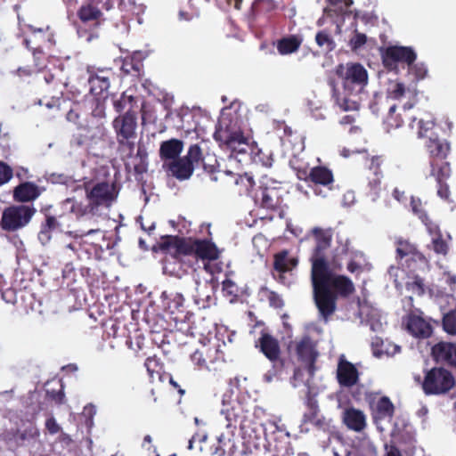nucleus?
<instances>
[{
	"instance_id": "nucleus-19",
	"label": "nucleus",
	"mask_w": 456,
	"mask_h": 456,
	"mask_svg": "<svg viewBox=\"0 0 456 456\" xmlns=\"http://www.w3.org/2000/svg\"><path fill=\"white\" fill-rule=\"evenodd\" d=\"M68 234L73 237L74 240L68 243L65 248L74 253H77L79 249L88 251L89 249L85 248L86 244H96V241H89L88 238L95 235L102 238L100 229H90L86 232H69Z\"/></svg>"
},
{
	"instance_id": "nucleus-46",
	"label": "nucleus",
	"mask_w": 456,
	"mask_h": 456,
	"mask_svg": "<svg viewBox=\"0 0 456 456\" xmlns=\"http://www.w3.org/2000/svg\"><path fill=\"white\" fill-rule=\"evenodd\" d=\"M133 100V96L123 94L119 100L114 102V108L118 112H121L130 105L128 109L130 110Z\"/></svg>"
},
{
	"instance_id": "nucleus-64",
	"label": "nucleus",
	"mask_w": 456,
	"mask_h": 456,
	"mask_svg": "<svg viewBox=\"0 0 456 456\" xmlns=\"http://www.w3.org/2000/svg\"><path fill=\"white\" fill-rule=\"evenodd\" d=\"M438 189H437V194L438 196L443 200H448L450 195L449 187L446 183H437Z\"/></svg>"
},
{
	"instance_id": "nucleus-6",
	"label": "nucleus",
	"mask_w": 456,
	"mask_h": 456,
	"mask_svg": "<svg viewBox=\"0 0 456 456\" xmlns=\"http://www.w3.org/2000/svg\"><path fill=\"white\" fill-rule=\"evenodd\" d=\"M214 137L223 149L231 151L230 158L246 156L251 150L250 139L243 134L239 116L232 108L222 110Z\"/></svg>"
},
{
	"instance_id": "nucleus-29",
	"label": "nucleus",
	"mask_w": 456,
	"mask_h": 456,
	"mask_svg": "<svg viewBox=\"0 0 456 456\" xmlns=\"http://www.w3.org/2000/svg\"><path fill=\"white\" fill-rule=\"evenodd\" d=\"M261 352L272 362L279 357L280 347L278 341L268 334H263L259 338Z\"/></svg>"
},
{
	"instance_id": "nucleus-14",
	"label": "nucleus",
	"mask_w": 456,
	"mask_h": 456,
	"mask_svg": "<svg viewBox=\"0 0 456 456\" xmlns=\"http://www.w3.org/2000/svg\"><path fill=\"white\" fill-rule=\"evenodd\" d=\"M403 323L409 333L416 338H426L433 332L429 319L426 318L419 309L411 311L403 320Z\"/></svg>"
},
{
	"instance_id": "nucleus-59",
	"label": "nucleus",
	"mask_w": 456,
	"mask_h": 456,
	"mask_svg": "<svg viewBox=\"0 0 456 456\" xmlns=\"http://www.w3.org/2000/svg\"><path fill=\"white\" fill-rule=\"evenodd\" d=\"M223 290L231 296H236L238 292L237 286L233 281L229 279H226L223 281Z\"/></svg>"
},
{
	"instance_id": "nucleus-62",
	"label": "nucleus",
	"mask_w": 456,
	"mask_h": 456,
	"mask_svg": "<svg viewBox=\"0 0 456 456\" xmlns=\"http://www.w3.org/2000/svg\"><path fill=\"white\" fill-rule=\"evenodd\" d=\"M256 162H262L265 167L272 166V158L269 154H264L261 150L256 153L255 159Z\"/></svg>"
},
{
	"instance_id": "nucleus-20",
	"label": "nucleus",
	"mask_w": 456,
	"mask_h": 456,
	"mask_svg": "<svg viewBox=\"0 0 456 456\" xmlns=\"http://www.w3.org/2000/svg\"><path fill=\"white\" fill-rule=\"evenodd\" d=\"M344 259H355L356 261H362V264L365 261L362 252L349 249L346 243L340 244L332 251L331 268H340Z\"/></svg>"
},
{
	"instance_id": "nucleus-31",
	"label": "nucleus",
	"mask_w": 456,
	"mask_h": 456,
	"mask_svg": "<svg viewBox=\"0 0 456 456\" xmlns=\"http://www.w3.org/2000/svg\"><path fill=\"white\" fill-rule=\"evenodd\" d=\"M329 5L324 8V14L329 17L350 16L351 12L347 9L353 4L352 0H328Z\"/></svg>"
},
{
	"instance_id": "nucleus-21",
	"label": "nucleus",
	"mask_w": 456,
	"mask_h": 456,
	"mask_svg": "<svg viewBox=\"0 0 456 456\" xmlns=\"http://www.w3.org/2000/svg\"><path fill=\"white\" fill-rule=\"evenodd\" d=\"M342 419L346 428L354 432H362L367 426L366 415L354 408L346 409L343 411Z\"/></svg>"
},
{
	"instance_id": "nucleus-26",
	"label": "nucleus",
	"mask_w": 456,
	"mask_h": 456,
	"mask_svg": "<svg viewBox=\"0 0 456 456\" xmlns=\"http://www.w3.org/2000/svg\"><path fill=\"white\" fill-rule=\"evenodd\" d=\"M426 148L432 159H444L450 151V144L445 140H440L436 135L429 136Z\"/></svg>"
},
{
	"instance_id": "nucleus-7",
	"label": "nucleus",
	"mask_w": 456,
	"mask_h": 456,
	"mask_svg": "<svg viewBox=\"0 0 456 456\" xmlns=\"http://www.w3.org/2000/svg\"><path fill=\"white\" fill-rule=\"evenodd\" d=\"M297 177L313 183L312 190L316 196L326 198L333 189V174L325 167H314L309 172L298 168Z\"/></svg>"
},
{
	"instance_id": "nucleus-45",
	"label": "nucleus",
	"mask_w": 456,
	"mask_h": 456,
	"mask_svg": "<svg viewBox=\"0 0 456 456\" xmlns=\"http://www.w3.org/2000/svg\"><path fill=\"white\" fill-rule=\"evenodd\" d=\"M201 155L202 153L200 148L197 144H194L189 148L187 155L183 158L188 159L190 163L194 167V165L198 164L201 159Z\"/></svg>"
},
{
	"instance_id": "nucleus-50",
	"label": "nucleus",
	"mask_w": 456,
	"mask_h": 456,
	"mask_svg": "<svg viewBox=\"0 0 456 456\" xmlns=\"http://www.w3.org/2000/svg\"><path fill=\"white\" fill-rule=\"evenodd\" d=\"M45 427L46 431L52 436L56 435L61 431V427L57 423L55 418L52 415L46 419Z\"/></svg>"
},
{
	"instance_id": "nucleus-58",
	"label": "nucleus",
	"mask_w": 456,
	"mask_h": 456,
	"mask_svg": "<svg viewBox=\"0 0 456 456\" xmlns=\"http://www.w3.org/2000/svg\"><path fill=\"white\" fill-rule=\"evenodd\" d=\"M422 223L426 225L427 230L430 234L431 238H436V235H442L438 225L431 222L428 217L427 221H422Z\"/></svg>"
},
{
	"instance_id": "nucleus-35",
	"label": "nucleus",
	"mask_w": 456,
	"mask_h": 456,
	"mask_svg": "<svg viewBox=\"0 0 456 456\" xmlns=\"http://www.w3.org/2000/svg\"><path fill=\"white\" fill-rule=\"evenodd\" d=\"M315 41L323 52L329 53L335 49L336 44L332 37L324 30L316 34Z\"/></svg>"
},
{
	"instance_id": "nucleus-28",
	"label": "nucleus",
	"mask_w": 456,
	"mask_h": 456,
	"mask_svg": "<svg viewBox=\"0 0 456 456\" xmlns=\"http://www.w3.org/2000/svg\"><path fill=\"white\" fill-rule=\"evenodd\" d=\"M126 166L127 168L134 169L137 180L141 179L140 176L142 175L148 168L146 151L142 147H138L136 154L131 158L130 161L126 162Z\"/></svg>"
},
{
	"instance_id": "nucleus-52",
	"label": "nucleus",
	"mask_w": 456,
	"mask_h": 456,
	"mask_svg": "<svg viewBox=\"0 0 456 456\" xmlns=\"http://www.w3.org/2000/svg\"><path fill=\"white\" fill-rule=\"evenodd\" d=\"M235 183L237 185H242L245 187V191H248L250 188H252L254 184V180L251 175L248 174L240 175L235 179Z\"/></svg>"
},
{
	"instance_id": "nucleus-49",
	"label": "nucleus",
	"mask_w": 456,
	"mask_h": 456,
	"mask_svg": "<svg viewBox=\"0 0 456 456\" xmlns=\"http://www.w3.org/2000/svg\"><path fill=\"white\" fill-rule=\"evenodd\" d=\"M96 414V408L93 404L84 407L83 415L86 418V426L91 428L94 426V417Z\"/></svg>"
},
{
	"instance_id": "nucleus-56",
	"label": "nucleus",
	"mask_w": 456,
	"mask_h": 456,
	"mask_svg": "<svg viewBox=\"0 0 456 456\" xmlns=\"http://www.w3.org/2000/svg\"><path fill=\"white\" fill-rule=\"evenodd\" d=\"M12 176V171L3 162H0V185L7 183Z\"/></svg>"
},
{
	"instance_id": "nucleus-27",
	"label": "nucleus",
	"mask_w": 456,
	"mask_h": 456,
	"mask_svg": "<svg viewBox=\"0 0 456 456\" xmlns=\"http://www.w3.org/2000/svg\"><path fill=\"white\" fill-rule=\"evenodd\" d=\"M297 265V259L289 257L287 252H281L275 256L274 270L277 273L278 278L283 282L284 273L291 271Z\"/></svg>"
},
{
	"instance_id": "nucleus-13",
	"label": "nucleus",
	"mask_w": 456,
	"mask_h": 456,
	"mask_svg": "<svg viewBox=\"0 0 456 456\" xmlns=\"http://www.w3.org/2000/svg\"><path fill=\"white\" fill-rule=\"evenodd\" d=\"M381 57L384 66L395 70L399 63L411 65L417 58V54L411 47L407 46H388L381 51Z\"/></svg>"
},
{
	"instance_id": "nucleus-30",
	"label": "nucleus",
	"mask_w": 456,
	"mask_h": 456,
	"mask_svg": "<svg viewBox=\"0 0 456 456\" xmlns=\"http://www.w3.org/2000/svg\"><path fill=\"white\" fill-rule=\"evenodd\" d=\"M39 194L38 187L28 182L20 184L14 190V198L21 202L34 200Z\"/></svg>"
},
{
	"instance_id": "nucleus-43",
	"label": "nucleus",
	"mask_w": 456,
	"mask_h": 456,
	"mask_svg": "<svg viewBox=\"0 0 456 456\" xmlns=\"http://www.w3.org/2000/svg\"><path fill=\"white\" fill-rule=\"evenodd\" d=\"M408 68L409 72L414 75V77L418 80L425 78L428 74V68L422 62H419L416 64L411 63V65H408Z\"/></svg>"
},
{
	"instance_id": "nucleus-17",
	"label": "nucleus",
	"mask_w": 456,
	"mask_h": 456,
	"mask_svg": "<svg viewBox=\"0 0 456 456\" xmlns=\"http://www.w3.org/2000/svg\"><path fill=\"white\" fill-rule=\"evenodd\" d=\"M298 358L307 365L308 376L314 374V363L318 355L315 344L308 337L303 338L296 346Z\"/></svg>"
},
{
	"instance_id": "nucleus-53",
	"label": "nucleus",
	"mask_w": 456,
	"mask_h": 456,
	"mask_svg": "<svg viewBox=\"0 0 456 456\" xmlns=\"http://www.w3.org/2000/svg\"><path fill=\"white\" fill-rule=\"evenodd\" d=\"M309 406L311 410L310 414H305L304 415V420L305 422H312L316 426H319L321 424V420L316 418V412H317V405L316 402H309Z\"/></svg>"
},
{
	"instance_id": "nucleus-61",
	"label": "nucleus",
	"mask_w": 456,
	"mask_h": 456,
	"mask_svg": "<svg viewBox=\"0 0 456 456\" xmlns=\"http://www.w3.org/2000/svg\"><path fill=\"white\" fill-rule=\"evenodd\" d=\"M395 110H396L395 105L390 106L389 115L386 119V123H387V126L392 127V128H396L401 126V122L395 120V118H394V117H393V114L395 113Z\"/></svg>"
},
{
	"instance_id": "nucleus-57",
	"label": "nucleus",
	"mask_w": 456,
	"mask_h": 456,
	"mask_svg": "<svg viewBox=\"0 0 456 456\" xmlns=\"http://www.w3.org/2000/svg\"><path fill=\"white\" fill-rule=\"evenodd\" d=\"M442 280L448 285L451 292L455 290L456 287V275L450 273L444 272Z\"/></svg>"
},
{
	"instance_id": "nucleus-48",
	"label": "nucleus",
	"mask_w": 456,
	"mask_h": 456,
	"mask_svg": "<svg viewBox=\"0 0 456 456\" xmlns=\"http://www.w3.org/2000/svg\"><path fill=\"white\" fill-rule=\"evenodd\" d=\"M366 36L355 31L354 35L350 38L349 44L352 50L356 51L366 43Z\"/></svg>"
},
{
	"instance_id": "nucleus-63",
	"label": "nucleus",
	"mask_w": 456,
	"mask_h": 456,
	"mask_svg": "<svg viewBox=\"0 0 456 456\" xmlns=\"http://www.w3.org/2000/svg\"><path fill=\"white\" fill-rule=\"evenodd\" d=\"M51 230L47 229L46 226L42 227L41 231L38 233L39 241L45 245L48 243L51 240Z\"/></svg>"
},
{
	"instance_id": "nucleus-32",
	"label": "nucleus",
	"mask_w": 456,
	"mask_h": 456,
	"mask_svg": "<svg viewBox=\"0 0 456 456\" xmlns=\"http://www.w3.org/2000/svg\"><path fill=\"white\" fill-rule=\"evenodd\" d=\"M90 93L99 96L106 92L110 87V79L102 74L91 75L88 78Z\"/></svg>"
},
{
	"instance_id": "nucleus-55",
	"label": "nucleus",
	"mask_w": 456,
	"mask_h": 456,
	"mask_svg": "<svg viewBox=\"0 0 456 456\" xmlns=\"http://www.w3.org/2000/svg\"><path fill=\"white\" fill-rule=\"evenodd\" d=\"M438 175L436 176V181L437 183H443L444 179H446L450 175V166L447 162L439 163V167H437Z\"/></svg>"
},
{
	"instance_id": "nucleus-1",
	"label": "nucleus",
	"mask_w": 456,
	"mask_h": 456,
	"mask_svg": "<svg viewBox=\"0 0 456 456\" xmlns=\"http://www.w3.org/2000/svg\"><path fill=\"white\" fill-rule=\"evenodd\" d=\"M314 240V248L311 256V280L314 299L320 316L326 322L336 310L337 294L347 296L354 291L350 279L330 273L331 257L327 252L332 240L331 229L314 227L311 230Z\"/></svg>"
},
{
	"instance_id": "nucleus-3",
	"label": "nucleus",
	"mask_w": 456,
	"mask_h": 456,
	"mask_svg": "<svg viewBox=\"0 0 456 456\" xmlns=\"http://www.w3.org/2000/svg\"><path fill=\"white\" fill-rule=\"evenodd\" d=\"M161 247L167 251L168 256L181 263L191 265L190 258L200 259L204 264V269L214 273L218 268L213 267L210 262L216 260L220 256V250L208 240H191L167 236L163 240Z\"/></svg>"
},
{
	"instance_id": "nucleus-2",
	"label": "nucleus",
	"mask_w": 456,
	"mask_h": 456,
	"mask_svg": "<svg viewBox=\"0 0 456 456\" xmlns=\"http://www.w3.org/2000/svg\"><path fill=\"white\" fill-rule=\"evenodd\" d=\"M239 425L242 434L249 438L256 436L257 432L262 428V424L254 421L250 412L244 411L241 405L237 401H227L223 399L220 416L218 419L219 428H225V432L217 436L218 446L215 453L223 455L225 453L226 447L232 444L234 431Z\"/></svg>"
},
{
	"instance_id": "nucleus-11",
	"label": "nucleus",
	"mask_w": 456,
	"mask_h": 456,
	"mask_svg": "<svg viewBox=\"0 0 456 456\" xmlns=\"http://www.w3.org/2000/svg\"><path fill=\"white\" fill-rule=\"evenodd\" d=\"M35 212L34 208L27 205L10 207L3 212L2 227L6 231L19 230L29 223Z\"/></svg>"
},
{
	"instance_id": "nucleus-5",
	"label": "nucleus",
	"mask_w": 456,
	"mask_h": 456,
	"mask_svg": "<svg viewBox=\"0 0 456 456\" xmlns=\"http://www.w3.org/2000/svg\"><path fill=\"white\" fill-rule=\"evenodd\" d=\"M73 191L79 192L81 196L86 195L87 204L78 201L76 197H69L62 201V208L74 214L78 219L88 215H98L102 208H109L118 195L115 186L108 183H98L91 187L85 183L76 185Z\"/></svg>"
},
{
	"instance_id": "nucleus-36",
	"label": "nucleus",
	"mask_w": 456,
	"mask_h": 456,
	"mask_svg": "<svg viewBox=\"0 0 456 456\" xmlns=\"http://www.w3.org/2000/svg\"><path fill=\"white\" fill-rule=\"evenodd\" d=\"M101 15V12L92 4L82 5L78 11V16L83 22L96 20Z\"/></svg>"
},
{
	"instance_id": "nucleus-9",
	"label": "nucleus",
	"mask_w": 456,
	"mask_h": 456,
	"mask_svg": "<svg viewBox=\"0 0 456 456\" xmlns=\"http://www.w3.org/2000/svg\"><path fill=\"white\" fill-rule=\"evenodd\" d=\"M454 386V378L444 368H433L427 372L422 388L427 395H442Z\"/></svg>"
},
{
	"instance_id": "nucleus-12",
	"label": "nucleus",
	"mask_w": 456,
	"mask_h": 456,
	"mask_svg": "<svg viewBox=\"0 0 456 456\" xmlns=\"http://www.w3.org/2000/svg\"><path fill=\"white\" fill-rule=\"evenodd\" d=\"M113 127L117 134L119 144L127 146L130 151L134 147L136 134V116L130 110H127L124 116L116 118L113 121Z\"/></svg>"
},
{
	"instance_id": "nucleus-37",
	"label": "nucleus",
	"mask_w": 456,
	"mask_h": 456,
	"mask_svg": "<svg viewBox=\"0 0 456 456\" xmlns=\"http://www.w3.org/2000/svg\"><path fill=\"white\" fill-rule=\"evenodd\" d=\"M428 248L434 250L438 255L445 256L449 250L447 241L443 238V235H436V238H431V243Z\"/></svg>"
},
{
	"instance_id": "nucleus-60",
	"label": "nucleus",
	"mask_w": 456,
	"mask_h": 456,
	"mask_svg": "<svg viewBox=\"0 0 456 456\" xmlns=\"http://www.w3.org/2000/svg\"><path fill=\"white\" fill-rule=\"evenodd\" d=\"M40 435L39 429L36 426H30L24 430L21 435L22 439H35Z\"/></svg>"
},
{
	"instance_id": "nucleus-8",
	"label": "nucleus",
	"mask_w": 456,
	"mask_h": 456,
	"mask_svg": "<svg viewBox=\"0 0 456 456\" xmlns=\"http://www.w3.org/2000/svg\"><path fill=\"white\" fill-rule=\"evenodd\" d=\"M217 287L218 281L213 276L200 280L199 275H194L188 290L199 308L205 309L215 304V292Z\"/></svg>"
},
{
	"instance_id": "nucleus-33",
	"label": "nucleus",
	"mask_w": 456,
	"mask_h": 456,
	"mask_svg": "<svg viewBox=\"0 0 456 456\" xmlns=\"http://www.w3.org/2000/svg\"><path fill=\"white\" fill-rule=\"evenodd\" d=\"M368 322L371 330L379 331L386 323V317L378 309H370L367 314Z\"/></svg>"
},
{
	"instance_id": "nucleus-38",
	"label": "nucleus",
	"mask_w": 456,
	"mask_h": 456,
	"mask_svg": "<svg viewBox=\"0 0 456 456\" xmlns=\"http://www.w3.org/2000/svg\"><path fill=\"white\" fill-rule=\"evenodd\" d=\"M312 376L307 374V365L304 368H298L294 371L293 378L291 379V385L294 387H299L302 384L308 386L309 379Z\"/></svg>"
},
{
	"instance_id": "nucleus-44",
	"label": "nucleus",
	"mask_w": 456,
	"mask_h": 456,
	"mask_svg": "<svg viewBox=\"0 0 456 456\" xmlns=\"http://www.w3.org/2000/svg\"><path fill=\"white\" fill-rule=\"evenodd\" d=\"M407 289L415 295H423L425 292V284L423 280L419 277H415L412 281L407 283Z\"/></svg>"
},
{
	"instance_id": "nucleus-42",
	"label": "nucleus",
	"mask_w": 456,
	"mask_h": 456,
	"mask_svg": "<svg viewBox=\"0 0 456 456\" xmlns=\"http://www.w3.org/2000/svg\"><path fill=\"white\" fill-rule=\"evenodd\" d=\"M141 58H142V53L140 52L134 53L133 58L130 61H125L123 67H122L123 70L126 73H130L131 69H132L135 72L139 73L141 66H142L139 61Z\"/></svg>"
},
{
	"instance_id": "nucleus-54",
	"label": "nucleus",
	"mask_w": 456,
	"mask_h": 456,
	"mask_svg": "<svg viewBox=\"0 0 456 456\" xmlns=\"http://www.w3.org/2000/svg\"><path fill=\"white\" fill-rule=\"evenodd\" d=\"M330 456H362L357 450L348 449L343 445H340L337 449H333Z\"/></svg>"
},
{
	"instance_id": "nucleus-15",
	"label": "nucleus",
	"mask_w": 456,
	"mask_h": 456,
	"mask_svg": "<svg viewBox=\"0 0 456 456\" xmlns=\"http://www.w3.org/2000/svg\"><path fill=\"white\" fill-rule=\"evenodd\" d=\"M395 244L397 258H405L406 263L412 262L419 267H423L428 265V260L425 256L409 240L399 238L396 240Z\"/></svg>"
},
{
	"instance_id": "nucleus-47",
	"label": "nucleus",
	"mask_w": 456,
	"mask_h": 456,
	"mask_svg": "<svg viewBox=\"0 0 456 456\" xmlns=\"http://www.w3.org/2000/svg\"><path fill=\"white\" fill-rule=\"evenodd\" d=\"M400 351V346L397 345H390L389 343H384L381 344V348L378 352H374V354L376 356H380L383 354H386L387 355H394L396 353Z\"/></svg>"
},
{
	"instance_id": "nucleus-23",
	"label": "nucleus",
	"mask_w": 456,
	"mask_h": 456,
	"mask_svg": "<svg viewBox=\"0 0 456 456\" xmlns=\"http://www.w3.org/2000/svg\"><path fill=\"white\" fill-rule=\"evenodd\" d=\"M432 354L437 362L456 367V345L441 342L432 348Z\"/></svg>"
},
{
	"instance_id": "nucleus-24",
	"label": "nucleus",
	"mask_w": 456,
	"mask_h": 456,
	"mask_svg": "<svg viewBox=\"0 0 456 456\" xmlns=\"http://www.w3.org/2000/svg\"><path fill=\"white\" fill-rule=\"evenodd\" d=\"M183 143L178 139H170L161 142L159 147V157L163 164L173 161L179 158L183 151Z\"/></svg>"
},
{
	"instance_id": "nucleus-4",
	"label": "nucleus",
	"mask_w": 456,
	"mask_h": 456,
	"mask_svg": "<svg viewBox=\"0 0 456 456\" xmlns=\"http://www.w3.org/2000/svg\"><path fill=\"white\" fill-rule=\"evenodd\" d=\"M337 73L341 79L342 92L334 91L337 105L343 110H356L368 86V71L360 63L339 65Z\"/></svg>"
},
{
	"instance_id": "nucleus-16",
	"label": "nucleus",
	"mask_w": 456,
	"mask_h": 456,
	"mask_svg": "<svg viewBox=\"0 0 456 456\" xmlns=\"http://www.w3.org/2000/svg\"><path fill=\"white\" fill-rule=\"evenodd\" d=\"M338 384L344 387H351L359 380V372L356 367L348 362L345 355H340L337 369Z\"/></svg>"
},
{
	"instance_id": "nucleus-25",
	"label": "nucleus",
	"mask_w": 456,
	"mask_h": 456,
	"mask_svg": "<svg viewBox=\"0 0 456 456\" xmlns=\"http://www.w3.org/2000/svg\"><path fill=\"white\" fill-rule=\"evenodd\" d=\"M410 126L412 129L416 128L419 138L429 139V136H436L433 132L435 122L430 113H425L419 118H414Z\"/></svg>"
},
{
	"instance_id": "nucleus-18",
	"label": "nucleus",
	"mask_w": 456,
	"mask_h": 456,
	"mask_svg": "<svg viewBox=\"0 0 456 456\" xmlns=\"http://www.w3.org/2000/svg\"><path fill=\"white\" fill-rule=\"evenodd\" d=\"M162 167L167 175H172L180 181L189 179L194 171V167L183 157L178 158L173 161L168 160L166 164H162Z\"/></svg>"
},
{
	"instance_id": "nucleus-40",
	"label": "nucleus",
	"mask_w": 456,
	"mask_h": 456,
	"mask_svg": "<svg viewBox=\"0 0 456 456\" xmlns=\"http://www.w3.org/2000/svg\"><path fill=\"white\" fill-rule=\"evenodd\" d=\"M411 209L421 221L428 220V215L424 209L422 201L419 198H411Z\"/></svg>"
},
{
	"instance_id": "nucleus-39",
	"label": "nucleus",
	"mask_w": 456,
	"mask_h": 456,
	"mask_svg": "<svg viewBox=\"0 0 456 456\" xmlns=\"http://www.w3.org/2000/svg\"><path fill=\"white\" fill-rule=\"evenodd\" d=\"M443 327L445 332L456 336V309L444 315Z\"/></svg>"
},
{
	"instance_id": "nucleus-51",
	"label": "nucleus",
	"mask_w": 456,
	"mask_h": 456,
	"mask_svg": "<svg viewBox=\"0 0 456 456\" xmlns=\"http://www.w3.org/2000/svg\"><path fill=\"white\" fill-rule=\"evenodd\" d=\"M409 426L404 423L403 420L401 421H395L394 423L393 429L391 430V436L395 439H402L403 438V429H406V433H409L408 431Z\"/></svg>"
},
{
	"instance_id": "nucleus-10",
	"label": "nucleus",
	"mask_w": 456,
	"mask_h": 456,
	"mask_svg": "<svg viewBox=\"0 0 456 456\" xmlns=\"http://www.w3.org/2000/svg\"><path fill=\"white\" fill-rule=\"evenodd\" d=\"M278 182L263 175L259 180V187L255 193L254 201L261 208L273 210L281 204Z\"/></svg>"
},
{
	"instance_id": "nucleus-22",
	"label": "nucleus",
	"mask_w": 456,
	"mask_h": 456,
	"mask_svg": "<svg viewBox=\"0 0 456 456\" xmlns=\"http://www.w3.org/2000/svg\"><path fill=\"white\" fill-rule=\"evenodd\" d=\"M393 413L394 406L387 397H382L377 402L373 419L379 432L386 430V428L382 425V421H389Z\"/></svg>"
},
{
	"instance_id": "nucleus-34",
	"label": "nucleus",
	"mask_w": 456,
	"mask_h": 456,
	"mask_svg": "<svg viewBox=\"0 0 456 456\" xmlns=\"http://www.w3.org/2000/svg\"><path fill=\"white\" fill-rule=\"evenodd\" d=\"M300 42L295 37L283 38L279 41L277 48L281 54H289L296 52Z\"/></svg>"
},
{
	"instance_id": "nucleus-41",
	"label": "nucleus",
	"mask_w": 456,
	"mask_h": 456,
	"mask_svg": "<svg viewBox=\"0 0 456 456\" xmlns=\"http://www.w3.org/2000/svg\"><path fill=\"white\" fill-rule=\"evenodd\" d=\"M406 93L405 86L400 82H395L390 84L387 88V94L390 98L395 100L401 99Z\"/></svg>"
}]
</instances>
